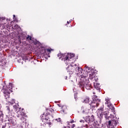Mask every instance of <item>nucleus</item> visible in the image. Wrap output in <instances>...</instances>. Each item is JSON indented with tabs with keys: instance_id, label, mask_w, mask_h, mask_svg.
<instances>
[{
	"instance_id": "obj_1",
	"label": "nucleus",
	"mask_w": 128,
	"mask_h": 128,
	"mask_svg": "<svg viewBox=\"0 0 128 128\" xmlns=\"http://www.w3.org/2000/svg\"><path fill=\"white\" fill-rule=\"evenodd\" d=\"M58 58L60 60L61 59L62 60H64L66 64H70V66H68V68H67V70L74 66H72V64L76 60L74 58V53H65L64 54L60 53L58 54Z\"/></svg>"
},
{
	"instance_id": "obj_2",
	"label": "nucleus",
	"mask_w": 128,
	"mask_h": 128,
	"mask_svg": "<svg viewBox=\"0 0 128 128\" xmlns=\"http://www.w3.org/2000/svg\"><path fill=\"white\" fill-rule=\"evenodd\" d=\"M105 116L106 118H107V120H108V112H105L104 110V108H102L98 110V118H102V116Z\"/></svg>"
},
{
	"instance_id": "obj_3",
	"label": "nucleus",
	"mask_w": 128,
	"mask_h": 128,
	"mask_svg": "<svg viewBox=\"0 0 128 128\" xmlns=\"http://www.w3.org/2000/svg\"><path fill=\"white\" fill-rule=\"evenodd\" d=\"M12 92V90L10 88H7L4 89V94L6 98H10V94Z\"/></svg>"
},
{
	"instance_id": "obj_4",
	"label": "nucleus",
	"mask_w": 128,
	"mask_h": 128,
	"mask_svg": "<svg viewBox=\"0 0 128 128\" xmlns=\"http://www.w3.org/2000/svg\"><path fill=\"white\" fill-rule=\"evenodd\" d=\"M96 71L94 69H92L90 72H89V78L90 80H92L94 78H96Z\"/></svg>"
},
{
	"instance_id": "obj_5",
	"label": "nucleus",
	"mask_w": 128,
	"mask_h": 128,
	"mask_svg": "<svg viewBox=\"0 0 128 128\" xmlns=\"http://www.w3.org/2000/svg\"><path fill=\"white\" fill-rule=\"evenodd\" d=\"M81 86L82 88H84V86H86L87 90H90V88H90V84L88 83V82H83L82 84H80V88Z\"/></svg>"
},
{
	"instance_id": "obj_6",
	"label": "nucleus",
	"mask_w": 128,
	"mask_h": 128,
	"mask_svg": "<svg viewBox=\"0 0 128 128\" xmlns=\"http://www.w3.org/2000/svg\"><path fill=\"white\" fill-rule=\"evenodd\" d=\"M50 118H52V116H50V115H48L45 118H43L42 122H44V124H50Z\"/></svg>"
},
{
	"instance_id": "obj_7",
	"label": "nucleus",
	"mask_w": 128,
	"mask_h": 128,
	"mask_svg": "<svg viewBox=\"0 0 128 128\" xmlns=\"http://www.w3.org/2000/svg\"><path fill=\"white\" fill-rule=\"evenodd\" d=\"M44 52H42V54H50V52L52 50V49H44V48H43Z\"/></svg>"
},
{
	"instance_id": "obj_8",
	"label": "nucleus",
	"mask_w": 128,
	"mask_h": 128,
	"mask_svg": "<svg viewBox=\"0 0 128 128\" xmlns=\"http://www.w3.org/2000/svg\"><path fill=\"white\" fill-rule=\"evenodd\" d=\"M88 124L90 122H92L94 120V117L92 115L91 116H88Z\"/></svg>"
},
{
	"instance_id": "obj_9",
	"label": "nucleus",
	"mask_w": 128,
	"mask_h": 128,
	"mask_svg": "<svg viewBox=\"0 0 128 128\" xmlns=\"http://www.w3.org/2000/svg\"><path fill=\"white\" fill-rule=\"evenodd\" d=\"M94 88L96 90H100V83L94 82Z\"/></svg>"
},
{
	"instance_id": "obj_10",
	"label": "nucleus",
	"mask_w": 128,
	"mask_h": 128,
	"mask_svg": "<svg viewBox=\"0 0 128 128\" xmlns=\"http://www.w3.org/2000/svg\"><path fill=\"white\" fill-rule=\"evenodd\" d=\"M90 102V98H86L84 101L83 102H84L85 104H88V102Z\"/></svg>"
},
{
	"instance_id": "obj_11",
	"label": "nucleus",
	"mask_w": 128,
	"mask_h": 128,
	"mask_svg": "<svg viewBox=\"0 0 128 128\" xmlns=\"http://www.w3.org/2000/svg\"><path fill=\"white\" fill-rule=\"evenodd\" d=\"M106 104H107L108 106V108H110V106H112V104L110 103V100H107L106 99Z\"/></svg>"
},
{
	"instance_id": "obj_12",
	"label": "nucleus",
	"mask_w": 128,
	"mask_h": 128,
	"mask_svg": "<svg viewBox=\"0 0 128 128\" xmlns=\"http://www.w3.org/2000/svg\"><path fill=\"white\" fill-rule=\"evenodd\" d=\"M14 102H14V100L12 99V100L9 102V104H11V106H12V104H14Z\"/></svg>"
},
{
	"instance_id": "obj_13",
	"label": "nucleus",
	"mask_w": 128,
	"mask_h": 128,
	"mask_svg": "<svg viewBox=\"0 0 128 128\" xmlns=\"http://www.w3.org/2000/svg\"><path fill=\"white\" fill-rule=\"evenodd\" d=\"M88 116H86L85 118V121L86 122H88Z\"/></svg>"
},
{
	"instance_id": "obj_14",
	"label": "nucleus",
	"mask_w": 128,
	"mask_h": 128,
	"mask_svg": "<svg viewBox=\"0 0 128 128\" xmlns=\"http://www.w3.org/2000/svg\"><path fill=\"white\" fill-rule=\"evenodd\" d=\"M94 78L95 82H98V77H96V76Z\"/></svg>"
},
{
	"instance_id": "obj_15",
	"label": "nucleus",
	"mask_w": 128,
	"mask_h": 128,
	"mask_svg": "<svg viewBox=\"0 0 128 128\" xmlns=\"http://www.w3.org/2000/svg\"><path fill=\"white\" fill-rule=\"evenodd\" d=\"M108 126H110V124H112V121L110 120L108 121Z\"/></svg>"
},
{
	"instance_id": "obj_16",
	"label": "nucleus",
	"mask_w": 128,
	"mask_h": 128,
	"mask_svg": "<svg viewBox=\"0 0 128 128\" xmlns=\"http://www.w3.org/2000/svg\"><path fill=\"white\" fill-rule=\"evenodd\" d=\"M90 70V67L86 66V70Z\"/></svg>"
},
{
	"instance_id": "obj_17",
	"label": "nucleus",
	"mask_w": 128,
	"mask_h": 128,
	"mask_svg": "<svg viewBox=\"0 0 128 128\" xmlns=\"http://www.w3.org/2000/svg\"><path fill=\"white\" fill-rule=\"evenodd\" d=\"M56 120L58 121V122H60L61 120L60 118H58V119H56Z\"/></svg>"
},
{
	"instance_id": "obj_18",
	"label": "nucleus",
	"mask_w": 128,
	"mask_h": 128,
	"mask_svg": "<svg viewBox=\"0 0 128 128\" xmlns=\"http://www.w3.org/2000/svg\"><path fill=\"white\" fill-rule=\"evenodd\" d=\"M80 122H84V121L83 120H80Z\"/></svg>"
},
{
	"instance_id": "obj_19",
	"label": "nucleus",
	"mask_w": 128,
	"mask_h": 128,
	"mask_svg": "<svg viewBox=\"0 0 128 128\" xmlns=\"http://www.w3.org/2000/svg\"><path fill=\"white\" fill-rule=\"evenodd\" d=\"M78 90V88H76V87H74L73 90Z\"/></svg>"
},
{
	"instance_id": "obj_20",
	"label": "nucleus",
	"mask_w": 128,
	"mask_h": 128,
	"mask_svg": "<svg viewBox=\"0 0 128 128\" xmlns=\"http://www.w3.org/2000/svg\"><path fill=\"white\" fill-rule=\"evenodd\" d=\"M76 98H78V96H76V94H74V98L76 100Z\"/></svg>"
},
{
	"instance_id": "obj_21",
	"label": "nucleus",
	"mask_w": 128,
	"mask_h": 128,
	"mask_svg": "<svg viewBox=\"0 0 128 128\" xmlns=\"http://www.w3.org/2000/svg\"><path fill=\"white\" fill-rule=\"evenodd\" d=\"M74 126H76V124H73L72 126V128H74Z\"/></svg>"
},
{
	"instance_id": "obj_22",
	"label": "nucleus",
	"mask_w": 128,
	"mask_h": 128,
	"mask_svg": "<svg viewBox=\"0 0 128 128\" xmlns=\"http://www.w3.org/2000/svg\"><path fill=\"white\" fill-rule=\"evenodd\" d=\"M70 122H71V124H74V120H72L70 121Z\"/></svg>"
},
{
	"instance_id": "obj_23",
	"label": "nucleus",
	"mask_w": 128,
	"mask_h": 128,
	"mask_svg": "<svg viewBox=\"0 0 128 128\" xmlns=\"http://www.w3.org/2000/svg\"><path fill=\"white\" fill-rule=\"evenodd\" d=\"M64 128H70V126L64 127Z\"/></svg>"
},
{
	"instance_id": "obj_24",
	"label": "nucleus",
	"mask_w": 128,
	"mask_h": 128,
	"mask_svg": "<svg viewBox=\"0 0 128 128\" xmlns=\"http://www.w3.org/2000/svg\"><path fill=\"white\" fill-rule=\"evenodd\" d=\"M72 74V72H70V74Z\"/></svg>"
},
{
	"instance_id": "obj_25",
	"label": "nucleus",
	"mask_w": 128,
	"mask_h": 128,
	"mask_svg": "<svg viewBox=\"0 0 128 128\" xmlns=\"http://www.w3.org/2000/svg\"><path fill=\"white\" fill-rule=\"evenodd\" d=\"M70 22L68 21V22H67V23H68V24H70Z\"/></svg>"
},
{
	"instance_id": "obj_26",
	"label": "nucleus",
	"mask_w": 128,
	"mask_h": 128,
	"mask_svg": "<svg viewBox=\"0 0 128 128\" xmlns=\"http://www.w3.org/2000/svg\"><path fill=\"white\" fill-rule=\"evenodd\" d=\"M74 66H78V64H74Z\"/></svg>"
},
{
	"instance_id": "obj_27",
	"label": "nucleus",
	"mask_w": 128,
	"mask_h": 128,
	"mask_svg": "<svg viewBox=\"0 0 128 128\" xmlns=\"http://www.w3.org/2000/svg\"><path fill=\"white\" fill-rule=\"evenodd\" d=\"M13 16H14V18H16V15H14Z\"/></svg>"
},
{
	"instance_id": "obj_28",
	"label": "nucleus",
	"mask_w": 128,
	"mask_h": 128,
	"mask_svg": "<svg viewBox=\"0 0 128 128\" xmlns=\"http://www.w3.org/2000/svg\"><path fill=\"white\" fill-rule=\"evenodd\" d=\"M15 26H16V28H18V26L16 25Z\"/></svg>"
},
{
	"instance_id": "obj_29",
	"label": "nucleus",
	"mask_w": 128,
	"mask_h": 128,
	"mask_svg": "<svg viewBox=\"0 0 128 128\" xmlns=\"http://www.w3.org/2000/svg\"><path fill=\"white\" fill-rule=\"evenodd\" d=\"M30 40H32V37H30Z\"/></svg>"
},
{
	"instance_id": "obj_30",
	"label": "nucleus",
	"mask_w": 128,
	"mask_h": 128,
	"mask_svg": "<svg viewBox=\"0 0 128 128\" xmlns=\"http://www.w3.org/2000/svg\"><path fill=\"white\" fill-rule=\"evenodd\" d=\"M24 114H21L22 116H24Z\"/></svg>"
},
{
	"instance_id": "obj_31",
	"label": "nucleus",
	"mask_w": 128,
	"mask_h": 128,
	"mask_svg": "<svg viewBox=\"0 0 128 128\" xmlns=\"http://www.w3.org/2000/svg\"><path fill=\"white\" fill-rule=\"evenodd\" d=\"M48 58H50V55H48Z\"/></svg>"
}]
</instances>
